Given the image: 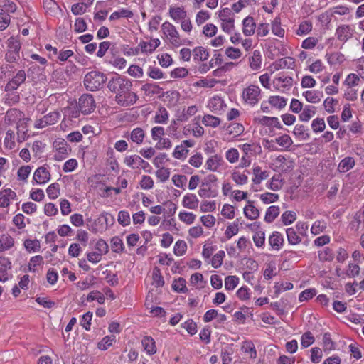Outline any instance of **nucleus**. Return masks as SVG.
<instances>
[{
  "label": "nucleus",
  "mask_w": 364,
  "mask_h": 364,
  "mask_svg": "<svg viewBox=\"0 0 364 364\" xmlns=\"http://www.w3.org/2000/svg\"><path fill=\"white\" fill-rule=\"evenodd\" d=\"M326 58L328 64L331 65H341L346 60L345 56L339 52L327 53L326 55Z\"/></svg>",
  "instance_id": "a18cd8bd"
},
{
  "label": "nucleus",
  "mask_w": 364,
  "mask_h": 364,
  "mask_svg": "<svg viewBox=\"0 0 364 364\" xmlns=\"http://www.w3.org/2000/svg\"><path fill=\"white\" fill-rule=\"evenodd\" d=\"M313 26L311 21H302L299 26L298 29L296 31V35L299 36H306L312 30Z\"/></svg>",
  "instance_id": "bf43d9fd"
},
{
  "label": "nucleus",
  "mask_w": 364,
  "mask_h": 364,
  "mask_svg": "<svg viewBox=\"0 0 364 364\" xmlns=\"http://www.w3.org/2000/svg\"><path fill=\"white\" fill-rule=\"evenodd\" d=\"M11 260L4 256H0V282H6L10 278L9 271L11 269Z\"/></svg>",
  "instance_id": "4be33fe9"
},
{
  "label": "nucleus",
  "mask_w": 364,
  "mask_h": 364,
  "mask_svg": "<svg viewBox=\"0 0 364 364\" xmlns=\"http://www.w3.org/2000/svg\"><path fill=\"white\" fill-rule=\"evenodd\" d=\"M253 122L255 123L269 127L282 128V125L277 117L267 116H254Z\"/></svg>",
  "instance_id": "412c9836"
},
{
  "label": "nucleus",
  "mask_w": 364,
  "mask_h": 364,
  "mask_svg": "<svg viewBox=\"0 0 364 364\" xmlns=\"http://www.w3.org/2000/svg\"><path fill=\"white\" fill-rule=\"evenodd\" d=\"M178 218L183 223L191 225L194 223L196 215L193 213L182 210L178 213Z\"/></svg>",
  "instance_id": "0e129e2a"
},
{
  "label": "nucleus",
  "mask_w": 364,
  "mask_h": 364,
  "mask_svg": "<svg viewBox=\"0 0 364 364\" xmlns=\"http://www.w3.org/2000/svg\"><path fill=\"white\" fill-rule=\"evenodd\" d=\"M142 158L136 154L126 156L124 159V164L134 170H140V164Z\"/></svg>",
  "instance_id": "c9c22d12"
},
{
  "label": "nucleus",
  "mask_w": 364,
  "mask_h": 364,
  "mask_svg": "<svg viewBox=\"0 0 364 364\" xmlns=\"http://www.w3.org/2000/svg\"><path fill=\"white\" fill-rule=\"evenodd\" d=\"M293 134L301 140H307L310 137L309 129L303 124H296L294 127Z\"/></svg>",
  "instance_id": "09e8293b"
},
{
  "label": "nucleus",
  "mask_w": 364,
  "mask_h": 364,
  "mask_svg": "<svg viewBox=\"0 0 364 364\" xmlns=\"http://www.w3.org/2000/svg\"><path fill=\"white\" fill-rule=\"evenodd\" d=\"M268 242L272 250H279L283 246L284 237L279 232L274 231L269 237Z\"/></svg>",
  "instance_id": "7c9ffc66"
},
{
  "label": "nucleus",
  "mask_w": 364,
  "mask_h": 364,
  "mask_svg": "<svg viewBox=\"0 0 364 364\" xmlns=\"http://www.w3.org/2000/svg\"><path fill=\"white\" fill-rule=\"evenodd\" d=\"M58 112H51L40 119H37L34 124L36 129H43L48 126L55 124L60 118Z\"/></svg>",
  "instance_id": "4468645a"
},
{
  "label": "nucleus",
  "mask_w": 364,
  "mask_h": 364,
  "mask_svg": "<svg viewBox=\"0 0 364 364\" xmlns=\"http://www.w3.org/2000/svg\"><path fill=\"white\" fill-rule=\"evenodd\" d=\"M114 222L115 218L114 215L104 211L100 214L95 220L94 224L89 228V230L95 233L103 232L108 228L112 226Z\"/></svg>",
  "instance_id": "39448f33"
},
{
  "label": "nucleus",
  "mask_w": 364,
  "mask_h": 364,
  "mask_svg": "<svg viewBox=\"0 0 364 364\" xmlns=\"http://www.w3.org/2000/svg\"><path fill=\"white\" fill-rule=\"evenodd\" d=\"M78 107L82 113L85 114L91 113L95 108V102L92 95H82L79 99Z\"/></svg>",
  "instance_id": "dca6fc26"
},
{
  "label": "nucleus",
  "mask_w": 364,
  "mask_h": 364,
  "mask_svg": "<svg viewBox=\"0 0 364 364\" xmlns=\"http://www.w3.org/2000/svg\"><path fill=\"white\" fill-rule=\"evenodd\" d=\"M269 104L279 109H283L287 102V99L282 96H270L268 100Z\"/></svg>",
  "instance_id": "5fc2aeb1"
},
{
  "label": "nucleus",
  "mask_w": 364,
  "mask_h": 364,
  "mask_svg": "<svg viewBox=\"0 0 364 364\" xmlns=\"http://www.w3.org/2000/svg\"><path fill=\"white\" fill-rule=\"evenodd\" d=\"M253 177L252 178V183L255 185H259L261 182L269 177V172L262 171L259 166L254 165L252 168Z\"/></svg>",
  "instance_id": "2f4dec72"
},
{
  "label": "nucleus",
  "mask_w": 364,
  "mask_h": 364,
  "mask_svg": "<svg viewBox=\"0 0 364 364\" xmlns=\"http://www.w3.org/2000/svg\"><path fill=\"white\" fill-rule=\"evenodd\" d=\"M248 63L250 68L254 70H258L262 67V56L261 52L258 50H255L252 55L248 58Z\"/></svg>",
  "instance_id": "c756f323"
},
{
  "label": "nucleus",
  "mask_w": 364,
  "mask_h": 364,
  "mask_svg": "<svg viewBox=\"0 0 364 364\" xmlns=\"http://www.w3.org/2000/svg\"><path fill=\"white\" fill-rule=\"evenodd\" d=\"M7 52L6 59L9 62H15L19 59V52L21 50V43L15 37H10L6 42Z\"/></svg>",
  "instance_id": "9d476101"
},
{
  "label": "nucleus",
  "mask_w": 364,
  "mask_h": 364,
  "mask_svg": "<svg viewBox=\"0 0 364 364\" xmlns=\"http://www.w3.org/2000/svg\"><path fill=\"white\" fill-rule=\"evenodd\" d=\"M207 107L214 113H220L223 112L226 107V104L223 99L218 96L215 95L209 99L207 105Z\"/></svg>",
  "instance_id": "5701e85b"
},
{
  "label": "nucleus",
  "mask_w": 364,
  "mask_h": 364,
  "mask_svg": "<svg viewBox=\"0 0 364 364\" xmlns=\"http://www.w3.org/2000/svg\"><path fill=\"white\" fill-rule=\"evenodd\" d=\"M275 141L280 146L286 149H289L293 144V141L290 136L286 134L276 138Z\"/></svg>",
  "instance_id": "774afa93"
},
{
  "label": "nucleus",
  "mask_w": 364,
  "mask_h": 364,
  "mask_svg": "<svg viewBox=\"0 0 364 364\" xmlns=\"http://www.w3.org/2000/svg\"><path fill=\"white\" fill-rule=\"evenodd\" d=\"M141 345L143 346L144 350L147 355H152L156 353L157 348L156 346V342L151 336H144L141 339Z\"/></svg>",
  "instance_id": "bb28decb"
},
{
  "label": "nucleus",
  "mask_w": 364,
  "mask_h": 364,
  "mask_svg": "<svg viewBox=\"0 0 364 364\" xmlns=\"http://www.w3.org/2000/svg\"><path fill=\"white\" fill-rule=\"evenodd\" d=\"M280 208L278 205L269 206L265 213L264 220L267 223H272L279 215Z\"/></svg>",
  "instance_id": "3c124183"
},
{
  "label": "nucleus",
  "mask_w": 364,
  "mask_h": 364,
  "mask_svg": "<svg viewBox=\"0 0 364 364\" xmlns=\"http://www.w3.org/2000/svg\"><path fill=\"white\" fill-rule=\"evenodd\" d=\"M15 245L14 238L8 233L0 236V252L11 250Z\"/></svg>",
  "instance_id": "473e14b6"
},
{
  "label": "nucleus",
  "mask_w": 364,
  "mask_h": 364,
  "mask_svg": "<svg viewBox=\"0 0 364 364\" xmlns=\"http://www.w3.org/2000/svg\"><path fill=\"white\" fill-rule=\"evenodd\" d=\"M106 62L118 70H122L127 65V60L124 58L114 54L111 56H107Z\"/></svg>",
  "instance_id": "ea45409f"
},
{
  "label": "nucleus",
  "mask_w": 364,
  "mask_h": 364,
  "mask_svg": "<svg viewBox=\"0 0 364 364\" xmlns=\"http://www.w3.org/2000/svg\"><path fill=\"white\" fill-rule=\"evenodd\" d=\"M169 116L168 110L164 107H160L155 112L153 122L156 124H166L168 122Z\"/></svg>",
  "instance_id": "72a5a7b5"
},
{
  "label": "nucleus",
  "mask_w": 364,
  "mask_h": 364,
  "mask_svg": "<svg viewBox=\"0 0 364 364\" xmlns=\"http://www.w3.org/2000/svg\"><path fill=\"white\" fill-rule=\"evenodd\" d=\"M251 230L254 232L252 240L255 245L258 248H264L265 246V232L261 229L259 223H254L251 225Z\"/></svg>",
  "instance_id": "a211bd4d"
},
{
  "label": "nucleus",
  "mask_w": 364,
  "mask_h": 364,
  "mask_svg": "<svg viewBox=\"0 0 364 364\" xmlns=\"http://www.w3.org/2000/svg\"><path fill=\"white\" fill-rule=\"evenodd\" d=\"M53 157L56 161H63L67 158L70 151V148L66 141L61 138L56 139L53 144Z\"/></svg>",
  "instance_id": "6e6552de"
},
{
  "label": "nucleus",
  "mask_w": 364,
  "mask_h": 364,
  "mask_svg": "<svg viewBox=\"0 0 364 364\" xmlns=\"http://www.w3.org/2000/svg\"><path fill=\"white\" fill-rule=\"evenodd\" d=\"M195 145V142L191 139H186L182 141L181 144L177 145L173 151V156L176 159H185L188 154V149L187 148H192Z\"/></svg>",
  "instance_id": "2eb2a0df"
},
{
  "label": "nucleus",
  "mask_w": 364,
  "mask_h": 364,
  "mask_svg": "<svg viewBox=\"0 0 364 364\" xmlns=\"http://www.w3.org/2000/svg\"><path fill=\"white\" fill-rule=\"evenodd\" d=\"M206 179L208 181L201 183L198 190V195L203 198H215L218 193L216 190L212 188L210 182L216 181L217 178L215 175L210 174L207 176Z\"/></svg>",
  "instance_id": "f8f14e48"
},
{
  "label": "nucleus",
  "mask_w": 364,
  "mask_h": 364,
  "mask_svg": "<svg viewBox=\"0 0 364 364\" xmlns=\"http://www.w3.org/2000/svg\"><path fill=\"white\" fill-rule=\"evenodd\" d=\"M50 179V173L45 166L38 167L34 172L33 176V184H45Z\"/></svg>",
  "instance_id": "aec40b11"
},
{
  "label": "nucleus",
  "mask_w": 364,
  "mask_h": 364,
  "mask_svg": "<svg viewBox=\"0 0 364 364\" xmlns=\"http://www.w3.org/2000/svg\"><path fill=\"white\" fill-rule=\"evenodd\" d=\"M271 167L275 171L287 173L294 169V162L289 157L279 155L273 161Z\"/></svg>",
  "instance_id": "1a4fd4ad"
},
{
  "label": "nucleus",
  "mask_w": 364,
  "mask_h": 364,
  "mask_svg": "<svg viewBox=\"0 0 364 364\" xmlns=\"http://www.w3.org/2000/svg\"><path fill=\"white\" fill-rule=\"evenodd\" d=\"M316 111V107L310 105H305L299 116V120L305 122H309L315 115Z\"/></svg>",
  "instance_id": "e433bc0d"
},
{
  "label": "nucleus",
  "mask_w": 364,
  "mask_h": 364,
  "mask_svg": "<svg viewBox=\"0 0 364 364\" xmlns=\"http://www.w3.org/2000/svg\"><path fill=\"white\" fill-rule=\"evenodd\" d=\"M302 95L310 103H318L323 97V92L318 90H311L303 92Z\"/></svg>",
  "instance_id": "4c0bfd02"
},
{
  "label": "nucleus",
  "mask_w": 364,
  "mask_h": 364,
  "mask_svg": "<svg viewBox=\"0 0 364 364\" xmlns=\"http://www.w3.org/2000/svg\"><path fill=\"white\" fill-rule=\"evenodd\" d=\"M6 10L0 8V31L5 30L11 22L10 13H13L16 11V4L13 2L9 3L8 5H5Z\"/></svg>",
  "instance_id": "f3484780"
},
{
  "label": "nucleus",
  "mask_w": 364,
  "mask_h": 364,
  "mask_svg": "<svg viewBox=\"0 0 364 364\" xmlns=\"http://www.w3.org/2000/svg\"><path fill=\"white\" fill-rule=\"evenodd\" d=\"M220 27L226 33H231L235 29V16L230 8H223L218 11Z\"/></svg>",
  "instance_id": "423d86ee"
},
{
  "label": "nucleus",
  "mask_w": 364,
  "mask_h": 364,
  "mask_svg": "<svg viewBox=\"0 0 364 364\" xmlns=\"http://www.w3.org/2000/svg\"><path fill=\"white\" fill-rule=\"evenodd\" d=\"M231 179L238 186H243L248 181V176L239 171L238 168L235 167L231 173Z\"/></svg>",
  "instance_id": "a19ab883"
},
{
  "label": "nucleus",
  "mask_w": 364,
  "mask_h": 364,
  "mask_svg": "<svg viewBox=\"0 0 364 364\" xmlns=\"http://www.w3.org/2000/svg\"><path fill=\"white\" fill-rule=\"evenodd\" d=\"M243 213L249 220H256L259 215V210L254 206L251 200H247V204L245 206Z\"/></svg>",
  "instance_id": "58836bf2"
},
{
  "label": "nucleus",
  "mask_w": 364,
  "mask_h": 364,
  "mask_svg": "<svg viewBox=\"0 0 364 364\" xmlns=\"http://www.w3.org/2000/svg\"><path fill=\"white\" fill-rule=\"evenodd\" d=\"M107 80L105 74L92 70L87 73L84 77V85L87 90L95 91L101 89Z\"/></svg>",
  "instance_id": "7ed1b4c3"
},
{
  "label": "nucleus",
  "mask_w": 364,
  "mask_h": 364,
  "mask_svg": "<svg viewBox=\"0 0 364 364\" xmlns=\"http://www.w3.org/2000/svg\"><path fill=\"white\" fill-rule=\"evenodd\" d=\"M288 242L290 245H297L301 242V235L294 228H289L286 230Z\"/></svg>",
  "instance_id": "8fccbe9b"
},
{
  "label": "nucleus",
  "mask_w": 364,
  "mask_h": 364,
  "mask_svg": "<svg viewBox=\"0 0 364 364\" xmlns=\"http://www.w3.org/2000/svg\"><path fill=\"white\" fill-rule=\"evenodd\" d=\"M115 340L114 336H106L98 343V348L101 350H105L112 346Z\"/></svg>",
  "instance_id": "69168bd1"
},
{
  "label": "nucleus",
  "mask_w": 364,
  "mask_h": 364,
  "mask_svg": "<svg viewBox=\"0 0 364 364\" xmlns=\"http://www.w3.org/2000/svg\"><path fill=\"white\" fill-rule=\"evenodd\" d=\"M283 184V180L279 176H273L271 180L267 183L266 186L273 191H277L282 189Z\"/></svg>",
  "instance_id": "6e6d98bb"
},
{
  "label": "nucleus",
  "mask_w": 364,
  "mask_h": 364,
  "mask_svg": "<svg viewBox=\"0 0 364 364\" xmlns=\"http://www.w3.org/2000/svg\"><path fill=\"white\" fill-rule=\"evenodd\" d=\"M354 31L349 25H341L336 30V36L340 41L346 42L353 36Z\"/></svg>",
  "instance_id": "a878e982"
},
{
  "label": "nucleus",
  "mask_w": 364,
  "mask_h": 364,
  "mask_svg": "<svg viewBox=\"0 0 364 364\" xmlns=\"http://www.w3.org/2000/svg\"><path fill=\"white\" fill-rule=\"evenodd\" d=\"M23 246L29 253L38 252L41 250V242L37 239H26L24 240Z\"/></svg>",
  "instance_id": "de8ad7c7"
},
{
  "label": "nucleus",
  "mask_w": 364,
  "mask_h": 364,
  "mask_svg": "<svg viewBox=\"0 0 364 364\" xmlns=\"http://www.w3.org/2000/svg\"><path fill=\"white\" fill-rule=\"evenodd\" d=\"M256 31V23L252 16H247L242 21V33L245 36H252Z\"/></svg>",
  "instance_id": "c85d7f7f"
},
{
  "label": "nucleus",
  "mask_w": 364,
  "mask_h": 364,
  "mask_svg": "<svg viewBox=\"0 0 364 364\" xmlns=\"http://www.w3.org/2000/svg\"><path fill=\"white\" fill-rule=\"evenodd\" d=\"M43 258L41 255H36L32 257L28 262V271L31 272H36L38 266L43 265Z\"/></svg>",
  "instance_id": "680f3d73"
},
{
  "label": "nucleus",
  "mask_w": 364,
  "mask_h": 364,
  "mask_svg": "<svg viewBox=\"0 0 364 364\" xmlns=\"http://www.w3.org/2000/svg\"><path fill=\"white\" fill-rule=\"evenodd\" d=\"M241 97L245 104L253 107L259 102L262 97L261 89L257 85H250L243 89Z\"/></svg>",
  "instance_id": "0eeeda50"
},
{
  "label": "nucleus",
  "mask_w": 364,
  "mask_h": 364,
  "mask_svg": "<svg viewBox=\"0 0 364 364\" xmlns=\"http://www.w3.org/2000/svg\"><path fill=\"white\" fill-rule=\"evenodd\" d=\"M202 123L205 127L216 128L220 124L221 120L218 117L207 114L203 116Z\"/></svg>",
  "instance_id": "603ef678"
},
{
  "label": "nucleus",
  "mask_w": 364,
  "mask_h": 364,
  "mask_svg": "<svg viewBox=\"0 0 364 364\" xmlns=\"http://www.w3.org/2000/svg\"><path fill=\"white\" fill-rule=\"evenodd\" d=\"M144 138L145 132L141 127L134 128L130 133V139L138 145L143 143Z\"/></svg>",
  "instance_id": "c03bdc74"
},
{
  "label": "nucleus",
  "mask_w": 364,
  "mask_h": 364,
  "mask_svg": "<svg viewBox=\"0 0 364 364\" xmlns=\"http://www.w3.org/2000/svg\"><path fill=\"white\" fill-rule=\"evenodd\" d=\"M162 36L161 38L168 41L175 47H179L182 44L179 32L176 27L171 22L166 21L161 26Z\"/></svg>",
  "instance_id": "20e7f679"
},
{
  "label": "nucleus",
  "mask_w": 364,
  "mask_h": 364,
  "mask_svg": "<svg viewBox=\"0 0 364 364\" xmlns=\"http://www.w3.org/2000/svg\"><path fill=\"white\" fill-rule=\"evenodd\" d=\"M133 84L125 76L115 73L107 83L108 89L115 94L114 101L121 107H130L139 100L137 94L132 91Z\"/></svg>",
  "instance_id": "f257e3e1"
},
{
  "label": "nucleus",
  "mask_w": 364,
  "mask_h": 364,
  "mask_svg": "<svg viewBox=\"0 0 364 364\" xmlns=\"http://www.w3.org/2000/svg\"><path fill=\"white\" fill-rule=\"evenodd\" d=\"M14 200H17L15 191L8 188L0 191V208H8Z\"/></svg>",
  "instance_id": "6ab92c4d"
},
{
  "label": "nucleus",
  "mask_w": 364,
  "mask_h": 364,
  "mask_svg": "<svg viewBox=\"0 0 364 364\" xmlns=\"http://www.w3.org/2000/svg\"><path fill=\"white\" fill-rule=\"evenodd\" d=\"M294 59L291 57H285L279 59L275 64L276 69H292L294 66Z\"/></svg>",
  "instance_id": "864d4df0"
},
{
  "label": "nucleus",
  "mask_w": 364,
  "mask_h": 364,
  "mask_svg": "<svg viewBox=\"0 0 364 364\" xmlns=\"http://www.w3.org/2000/svg\"><path fill=\"white\" fill-rule=\"evenodd\" d=\"M26 78V72L23 70H18L16 75L7 82L6 90H15L18 89L25 82Z\"/></svg>",
  "instance_id": "393cba45"
},
{
  "label": "nucleus",
  "mask_w": 364,
  "mask_h": 364,
  "mask_svg": "<svg viewBox=\"0 0 364 364\" xmlns=\"http://www.w3.org/2000/svg\"><path fill=\"white\" fill-rule=\"evenodd\" d=\"M272 31L274 35L278 37H284L285 31L281 26V21L279 18H276L272 22Z\"/></svg>",
  "instance_id": "e2e57ef3"
},
{
  "label": "nucleus",
  "mask_w": 364,
  "mask_h": 364,
  "mask_svg": "<svg viewBox=\"0 0 364 364\" xmlns=\"http://www.w3.org/2000/svg\"><path fill=\"white\" fill-rule=\"evenodd\" d=\"M225 164L221 155L215 154L210 156L205 161L204 167L207 171L213 173H220Z\"/></svg>",
  "instance_id": "9b49d317"
},
{
  "label": "nucleus",
  "mask_w": 364,
  "mask_h": 364,
  "mask_svg": "<svg viewBox=\"0 0 364 364\" xmlns=\"http://www.w3.org/2000/svg\"><path fill=\"white\" fill-rule=\"evenodd\" d=\"M30 119L25 117L24 113L16 109L11 108L6 111L4 119V124L6 126H11L16 124V128L18 129L20 127H27L28 122Z\"/></svg>",
  "instance_id": "f03ea898"
},
{
  "label": "nucleus",
  "mask_w": 364,
  "mask_h": 364,
  "mask_svg": "<svg viewBox=\"0 0 364 364\" xmlns=\"http://www.w3.org/2000/svg\"><path fill=\"white\" fill-rule=\"evenodd\" d=\"M199 200L194 193H186L182 200V205L188 209H196Z\"/></svg>",
  "instance_id": "f704fd0d"
},
{
  "label": "nucleus",
  "mask_w": 364,
  "mask_h": 364,
  "mask_svg": "<svg viewBox=\"0 0 364 364\" xmlns=\"http://www.w3.org/2000/svg\"><path fill=\"white\" fill-rule=\"evenodd\" d=\"M292 85L293 78L284 74L279 73L273 80L274 87L281 92L290 90Z\"/></svg>",
  "instance_id": "ddd939ff"
},
{
  "label": "nucleus",
  "mask_w": 364,
  "mask_h": 364,
  "mask_svg": "<svg viewBox=\"0 0 364 364\" xmlns=\"http://www.w3.org/2000/svg\"><path fill=\"white\" fill-rule=\"evenodd\" d=\"M242 225L240 218H237L232 223H230L227 226L225 232V235L228 240H230L233 236L236 235L239 232V225Z\"/></svg>",
  "instance_id": "79ce46f5"
},
{
  "label": "nucleus",
  "mask_w": 364,
  "mask_h": 364,
  "mask_svg": "<svg viewBox=\"0 0 364 364\" xmlns=\"http://www.w3.org/2000/svg\"><path fill=\"white\" fill-rule=\"evenodd\" d=\"M4 146L6 149L11 150L15 148L16 142L14 140V132L9 129L6 132L5 137L3 142Z\"/></svg>",
  "instance_id": "13d9d810"
},
{
  "label": "nucleus",
  "mask_w": 364,
  "mask_h": 364,
  "mask_svg": "<svg viewBox=\"0 0 364 364\" xmlns=\"http://www.w3.org/2000/svg\"><path fill=\"white\" fill-rule=\"evenodd\" d=\"M311 128L314 133H320L326 129V123L323 118H316L311 122Z\"/></svg>",
  "instance_id": "338daca9"
},
{
  "label": "nucleus",
  "mask_w": 364,
  "mask_h": 364,
  "mask_svg": "<svg viewBox=\"0 0 364 364\" xmlns=\"http://www.w3.org/2000/svg\"><path fill=\"white\" fill-rule=\"evenodd\" d=\"M171 287L173 290L177 293H186L188 291L186 281L183 277L174 279Z\"/></svg>",
  "instance_id": "4d7b16f0"
},
{
  "label": "nucleus",
  "mask_w": 364,
  "mask_h": 364,
  "mask_svg": "<svg viewBox=\"0 0 364 364\" xmlns=\"http://www.w3.org/2000/svg\"><path fill=\"white\" fill-rule=\"evenodd\" d=\"M111 248L114 252L121 253L124 250V245L123 240L117 236L114 237L111 240Z\"/></svg>",
  "instance_id": "052dcab7"
},
{
  "label": "nucleus",
  "mask_w": 364,
  "mask_h": 364,
  "mask_svg": "<svg viewBox=\"0 0 364 364\" xmlns=\"http://www.w3.org/2000/svg\"><path fill=\"white\" fill-rule=\"evenodd\" d=\"M161 44L159 38H152L149 42L141 41L139 44L141 52L143 53H152Z\"/></svg>",
  "instance_id": "cd10ccee"
},
{
  "label": "nucleus",
  "mask_w": 364,
  "mask_h": 364,
  "mask_svg": "<svg viewBox=\"0 0 364 364\" xmlns=\"http://www.w3.org/2000/svg\"><path fill=\"white\" fill-rule=\"evenodd\" d=\"M354 166L355 160L353 157H345L340 161L338 166V171L340 173H346L353 168Z\"/></svg>",
  "instance_id": "49530a36"
},
{
  "label": "nucleus",
  "mask_w": 364,
  "mask_h": 364,
  "mask_svg": "<svg viewBox=\"0 0 364 364\" xmlns=\"http://www.w3.org/2000/svg\"><path fill=\"white\" fill-rule=\"evenodd\" d=\"M168 16L176 23H179L187 16V11L183 6H171L168 11Z\"/></svg>",
  "instance_id": "b1692460"
},
{
  "label": "nucleus",
  "mask_w": 364,
  "mask_h": 364,
  "mask_svg": "<svg viewBox=\"0 0 364 364\" xmlns=\"http://www.w3.org/2000/svg\"><path fill=\"white\" fill-rule=\"evenodd\" d=\"M133 16L134 13L131 10L122 8L111 14L109 21H116L121 18H132Z\"/></svg>",
  "instance_id": "37998d69"
}]
</instances>
